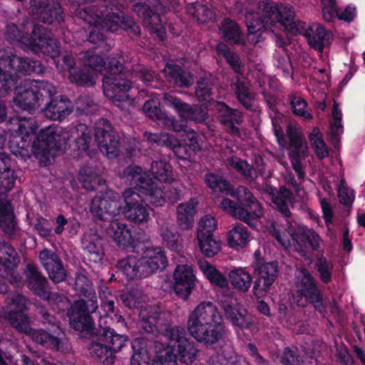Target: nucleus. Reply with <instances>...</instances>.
I'll return each instance as SVG.
<instances>
[{
	"mask_svg": "<svg viewBox=\"0 0 365 365\" xmlns=\"http://www.w3.org/2000/svg\"><path fill=\"white\" fill-rule=\"evenodd\" d=\"M6 36L7 40L11 43L17 42L35 53L50 56L56 67L61 70H68L70 81L78 85L93 86L96 83L98 73L106 71L110 76H106L103 79L104 94L114 103L128 101L129 104L132 103L133 101L130 99L128 93L132 85L129 81L123 78L124 74H118L123 69L119 59L112 58L106 63L100 56L86 52L83 54V59L85 66L88 68L85 67L83 70L76 73L73 68L74 61L71 56L63 58V65H59V62L56 61L55 58L60 53L59 43L51 38L50 33L44 27L26 25L19 28L15 24H9Z\"/></svg>",
	"mask_w": 365,
	"mask_h": 365,
	"instance_id": "nucleus-1",
	"label": "nucleus"
},
{
	"mask_svg": "<svg viewBox=\"0 0 365 365\" xmlns=\"http://www.w3.org/2000/svg\"><path fill=\"white\" fill-rule=\"evenodd\" d=\"M11 125L16 126L4 132L8 138L11 153L24 160L31 155L41 165L51 163L59 148L71 138H75L76 146L81 151L86 152L91 140V130L85 124H79L67 130L58 125H52L41 130L36 135L38 125L31 118H14Z\"/></svg>",
	"mask_w": 365,
	"mask_h": 365,
	"instance_id": "nucleus-2",
	"label": "nucleus"
},
{
	"mask_svg": "<svg viewBox=\"0 0 365 365\" xmlns=\"http://www.w3.org/2000/svg\"><path fill=\"white\" fill-rule=\"evenodd\" d=\"M245 23L250 34L249 39L253 43H257L259 40L251 38V36L259 31L269 30L275 33L284 30L293 35L304 33L310 46L322 51L331 36V34L319 24H312L307 30L304 22L296 20L295 12L292 7L268 1H259L257 11H247L245 14Z\"/></svg>",
	"mask_w": 365,
	"mask_h": 365,
	"instance_id": "nucleus-3",
	"label": "nucleus"
},
{
	"mask_svg": "<svg viewBox=\"0 0 365 365\" xmlns=\"http://www.w3.org/2000/svg\"><path fill=\"white\" fill-rule=\"evenodd\" d=\"M76 15L92 26L88 41L98 47L106 49L110 44L105 41L103 31H118L120 29H132L136 34L140 28L134 21L125 17L124 13L117 7L108 8L102 3L81 5L76 10Z\"/></svg>",
	"mask_w": 365,
	"mask_h": 365,
	"instance_id": "nucleus-4",
	"label": "nucleus"
},
{
	"mask_svg": "<svg viewBox=\"0 0 365 365\" xmlns=\"http://www.w3.org/2000/svg\"><path fill=\"white\" fill-rule=\"evenodd\" d=\"M29 305V301L22 294L15 293L11 296L6 306V311L4 312L11 325L18 331L30 336L34 341L46 348L58 349L61 334L59 327L56 324L52 325L53 334L41 329L33 330L31 328L30 320L24 313V311L28 309ZM39 312L43 317L44 323L54 324L53 317L43 309H41Z\"/></svg>",
	"mask_w": 365,
	"mask_h": 365,
	"instance_id": "nucleus-5",
	"label": "nucleus"
},
{
	"mask_svg": "<svg viewBox=\"0 0 365 365\" xmlns=\"http://www.w3.org/2000/svg\"><path fill=\"white\" fill-rule=\"evenodd\" d=\"M165 336L168 345L156 352L152 365H178L177 358L185 364H190L195 359L198 351L187 338L184 328L176 326L168 329Z\"/></svg>",
	"mask_w": 365,
	"mask_h": 365,
	"instance_id": "nucleus-6",
	"label": "nucleus"
},
{
	"mask_svg": "<svg viewBox=\"0 0 365 365\" xmlns=\"http://www.w3.org/2000/svg\"><path fill=\"white\" fill-rule=\"evenodd\" d=\"M76 289L86 299L76 301L68 312L71 326L76 331L88 334L93 327V322L89 315L97 307V299L91 281L83 274L76 279Z\"/></svg>",
	"mask_w": 365,
	"mask_h": 365,
	"instance_id": "nucleus-7",
	"label": "nucleus"
},
{
	"mask_svg": "<svg viewBox=\"0 0 365 365\" xmlns=\"http://www.w3.org/2000/svg\"><path fill=\"white\" fill-rule=\"evenodd\" d=\"M14 94V103L31 112L40 107L46 98L55 96L56 88L47 81L28 79L16 88Z\"/></svg>",
	"mask_w": 365,
	"mask_h": 365,
	"instance_id": "nucleus-8",
	"label": "nucleus"
},
{
	"mask_svg": "<svg viewBox=\"0 0 365 365\" xmlns=\"http://www.w3.org/2000/svg\"><path fill=\"white\" fill-rule=\"evenodd\" d=\"M122 178H125L130 186L140 192L145 201L155 206H162L165 202L166 195L160 184L156 183L148 173H143L139 166H129L124 170Z\"/></svg>",
	"mask_w": 365,
	"mask_h": 365,
	"instance_id": "nucleus-9",
	"label": "nucleus"
},
{
	"mask_svg": "<svg viewBox=\"0 0 365 365\" xmlns=\"http://www.w3.org/2000/svg\"><path fill=\"white\" fill-rule=\"evenodd\" d=\"M43 67L28 58L19 57L11 51L0 52V91H7L14 85L17 73H42Z\"/></svg>",
	"mask_w": 365,
	"mask_h": 365,
	"instance_id": "nucleus-10",
	"label": "nucleus"
},
{
	"mask_svg": "<svg viewBox=\"0 0 365 365\" xmlns=\"http://www.w3.org/2000/svg\"><path fill=\"white\" fill-rule=\"evenodd\" d=\"M14 171L11 170V160L4 154L0 155V192L11 190L15 184ZM11 205L6 200H0V227L4 232L11 234L15 228Z\"/></svg>",
	"mask_w": 365,
	"mask_h": 365,
	"instance_id": "nucleus-11",
	"label": "nucleus"
},
{
	"mask_svg": "<svg viewBox=\"0 0 365 365\" xmlns=\"http://www.w3.org/2000/svg\"><path fill=\"white\" fill-rule=\"evenodd\" d=\"M123 197L124 206L120 210L126 220L135 224H144L150 220V210L143 195L135 187L126 189Z\"/></svg>",
	"mask_w": 365,
	"mask_h": 365,
	"instance_id": "nucleus-12",
	"label": "nucleus"
},
{
	"mask_svg": "<svg viewBox=\"0 0 365 365\" xmlns=\"http://www.w3.org/2000/svg\"><path fill=\"white\" fill-rule=\"evenodd\" d=\"M121 210L120 196L118 192L107 190L98 194L92 200L91 212L101 220H111L118 216Z\"/></svg>",
	"mask_w": 365,
	"mask_h": 365,
	"instance_id": "nucleus-13",
	"label": "nucleus"
},
{
	"mask_svg": "<svg viewBox=\"0 0 365 365\" xmlns=\"http://www.w3.org/2000/svg\"><path fill=\"white\" fill-rule=\"evenodd\" d=\"M296 279L294 302L300 307L318 303L320 299L319 291L310 272L305 269H299L296 272Z\"/></svg>",
	"mask_w": 365,
	"mask_h": 365,
	"instance_id": "nucleus-14",
	"label": "nucleus"
},
{
	"mask_svg": "<svg viewBox=\"0 0 365 365\" xmlns=\"http://www.w3.org/2000/svg\"><path fill=\"white\" fill-rule=\"evenodd\" d=\"M25 275L28 288L36 295L43 299L51 300L53 299L54 300H58V306H60L61 309L67 305L68 302L65 297L58 295L54 299L55 294H51L48 288V281L38 272L36 265L27 264L25 269Z\"/></svg>",
	"mask_w": 365,
	"mask_h": 365,
	"instance_id": "nucleus-15",
	"label": "nucleus"
},
{
	"mask_svg": "<svg viewBox=\"0 0 365 365\" xmlns=\"http://www.w3.org/2000/svg\"><path fill=\"white\" fill-rule=\"evenodd\" d=\"M95 137L101 152L108 158L118 154L119 139L112 126L106 120H100L96 129Z\"/></svg>",
	"mask_w": 365,
	"mask_h": 365,
	"instance_id": "nucleus-16",
	"label": "nucleus"
},
{
	"mask_svg": "<svg viewBox=\"0 0 365 365\" xmlns=\"http://www.w3.org/2000/svg\"><path fill=\"white\" fill-rule=\"evenodd\" d=\"M150 4L153 6L155 11L150 9V6L141 3H138L134 6V11L143 19L145 26L148 27L152 32L157 34L161 39H163L166 29L157 13L163 11L161 3L158 0H152Z\"/></svg>",
	"mask_w": 365,
	"mask_h": 365,
	"instance_id": "nucleus-17",
	"label": "nucleus"
},
{
	"mask_svg": "<svg viewBox=\"0 0 365 365\" xmlns=\"http://www.w3.org/2000/svg\"><path fill=\"white\" fill-rule=\"evenodd\" d=\"M163 101L165 106L174 108L182 120L202 122L207 118V110L205 108L191 106L171 93H165Z\"/></svg>",
	"mask_w": 365,
	"mask_h": 365,
	"instance_id": "nucleus-18",
	"label": "nucleus"
},
{
	"mask_svg": "<svg viewBox=\"0 0 365 365\" xmlns=\"http://www.w3.org/2000/svg\"><path fill=\"white\" fill-rule=\"evenodd\" d=\"M173 289L177 295L187 299L195 286L196 277L190 264H178L173 272Z\"/></svg>",
	"mask_w": 365,
	"mask_h": 365,
	"instance_id": "nucleus-19",
	"label": "nucleus"
},
{
	"mask_svg": "<svg viewBox=\"0 0 365 365\" xmlns=\"http://www.w3.org/2000/svg\"><path fill=\"white\" fill-rule=\"evenodd\" d=\"M255 272L258 277L255 282L252 292L257 298L260 299L267 294L274 282L278 274L277 264L275 262L257 264Z\"/></svg>",
	"mask_w": 365,
	"mask_h": 365,
	"instance_id": "nucleus-20",
	"label": "nucleus"
},
{
	"mask_svg": "<svg viewBox=\"0 0 365 365\" xmlns=\"http://www.w3.org/2000/svg\"><path fill=\"white\" fill-rule=\"evenodd\" d=\"M31 11L38 20L47 23H60L62 9L56 0H31Z\"/></svg>",
	"mask_w": 365,
	"mask_h": 365,
	"instance_id": "nucleus-21",
	"label": "nucleus"
},
{
	"mask_svg": "<svg viewBox=\"0 0 365 365\" xmlns=\"http://www.w3.org/2000/svg\"><path fill=\"white\" fill-rule=\"evenodd\" d=\"M187 330L190 334L198 342L205 345H212L222 338L225 327L222 321H219L189 327Z\"/></svg>",
	"mask_w": 365,
	"mask_h": 365,
	"instance_id": "nucleus-22",
	"label": "nucleus"
},
{
	"mask_svg": "<svg viewBox=\"0 0 365 365\" xmlns=\"http://www.w3.org/2000/svg\"><path fill=\"white\" fill-rule=\"evenodd\" d=\"M219 321H222V319L217 307L211 302L204 301L190 314L187 328Z\"/></svg>",
	"mask_w": 365,
	"mask_h": 365,
	"instance_id": "nucleus-23",
	"label": "nucleus"
},
{
	"mask_svg": "<svg viewBox=\"0 0 365 365\" xmlns=\"http://www.w3.org/2000/svg\"><path fill=\"white\" fill-rule=\"evenodd\" d=\"M140 259L143 274L145 276L165 269L168 265V259L160 247L147 249Z\"/></svg>",
	"mask_w": 365,
	"mask_h": 365,
	"instance_id": "nucleus-24",
	"label": "nucleus"
},
{
	"mask_svg": "<svg viewBox=\"0 0 365 365\" xmlns=\"http://www.w3.org/2000/svg\"><path fill=\"white\" fill-rule=\"evenodd\" d=\"M39 259L53 282L58 283L66 279V272L56 253L44 249L40 252Z\"/></svg>",
	"mask_w": 365,
	"mask_h": 365,
	"instance_id": "nucleus-25",
	"label": "nucleus"
},
{
	"mask_svg": "<svg viewBox=\"0 0 365 365\" xmlns=\"http://www.w3.org/2000/svg\"><path fill=\"white\" fill-rule=\"evenodd\" d=\"M221 307L223 309L226 317L235 327L242 329H251L254 326L252 322L247 318L245 311L241 310L233 302L230 297L220 300Z\"/></svg>",
	"mask_w": 365,
	"mask_h": 365,
	"instance_id": "nucleus-26",
	"label": "nucleus"
},
{
	"mask_svg": "<svg viewBox=\"0 0 365 365\" xmlns=\"http://www.w3.org/2000/svg\"><path fill=\"white\" fill-rule=\"evenodd\" d=\"M159 106V99L153 96L145 103L143 108V112L148 117L155 120H161L163 125L168 128H171L174 131L182 130L183 125H178V120L163 113Z\"/></svg>",
	"mask_w": 365,
	"mask_h": 365,
	"instance_id": "nucleus-27",
	"label": "nucleus"
},
{
	"mask_svg": "<svg viewBox=\"0 0 365 365\" xmlns=\"http://www.w3.org/2000/svg\"><path fill=\"white\" fill-rule=\"evenodd\" d=\"M50 98L43 110L47 118L61 121L72 113L73 107L71 101L68 98L63 97Z\"/></svg>",
	"mask_w": 365,
	"mask_h": 365,
	"instance_id": "nucleus-28",
	"label": "nucleus"
},
{
	"mask_svg": "<svg viewBox=\"0 0 365 365\" xmlns=\"http://www.w3.org/2000/svg\"><path fill=\"white\" fill-rule=\"evenodd\" d=\"M213 106L218 111L220 122L224 125L227 131L232 135H238L239 129L235 125L240 124L242 121L241 112L237 110H232L221 102H216Z\"/></svg>",
	"mask_w": 365,
	"mask_h": 365,
	"instance_id": "nucleus-29",
	"label": "nucleus"
},
{
	"mask_svg": "<svg viewBox=\"0 0 365 365\" xmlns=\"http://www.w3.org/2000/svg\"><path fill=\"white\" fill-rule=\"evenodd\" d=\"M144 136L150 143H156L159 145H165L173 149L179 158H187L186 147L182 145L180 140L174 135L168 133H152L145 132Z\"/></svg>",
	"mask_w": 365,
	"mask_h": 365,
	"instance_id": "nucleus-30",
	"label": "nucleus"
},
{
	"mask_svg": "<svg viewBox=\"0 0 365 365\" xmlns=\"http://www.w3.org/2000/svg\"><path fill=\"white\" fill-rule=\"evenodd\" d=\"M198 202L191 198L187 202L179 204L176 209L177 222L180 229L190 230L193 227Z\"/></svg>",
	"mask_w": 365,
	"mask_h": 365,
	"instance_id": "nucleus-31",
	"label": "nucleus"
},
{
	"mask_svg": "<svg viewBox=\"0 0 365 365\" xmlns=\"http://www.w3.org/2000/svg\"><path fill=\"white\" fill-rule=\"evenodd\" d=\"M149 313H153V315L148 316L147 309H141L139 313L140 320L139 322V326L145 332L151 334H157L158 332H163L165 335V330L170 327L163 328L161 319L163 318L162 314L158 313L155 307H149Z\"/></svg>",
	"mask_w": 365,
	"mask_h": 365,
	"instance_id": "nucleus-32",
	"label": "nucleus"
},
{
	"mask_svg": "<svg viewBox=\"0 0 365 365\" xmlns=\"http://www.w3.org/2000/svg\"><path fill=\"white\" fill-rule=\"evenodd\" d=\"M82 247L91 262L100 261L103 255L102 239L96 232L91 231L84 235Z\"/></svg>",
	"mask_w": 365,
	"mask_h": 365,
	"instance_id": "nucleus-33",
	"label": "nucleus"
},
{
	"mask_svg": "<svg viewBox=\"0 0 365 365\" xmlns=\"http://www.w3.org/2000/svg\"><path fill=\"white\" fill-rule=\"evenodd\" d=\"M322 4L323 18L327 21H332L336 16L347 22L353 21L356 15V9L352 6H347L339 12L336 7V0H321Z\"/></svg>",
	"mask_w": 365,
	"mask_h": 365,
	"instance_id": "nucleus-34",
	"label": "nucleus"
},
{
	"mask_svg": "<svg viewBox=\"0 0 365 365\" xmlns=\"http://www.w3.org/2000/svg\"><path fill=\"white\" fill-rule=\"evenodd\" d=\"M106 232L119 247H127L131 245L133 242L131 232L128 225L123 222L111 220Z\"/></svg>",
	"mask_w": 365,
	"mask_h": 365,
	"instance_id": "nucleus-35",
	"label": "nucleus"
},
{
	"mask_svg": "<svg viewBox=\"0 0 365 365\" xmlns=\"http://www.w3.org/2000/svg\"><path fill=\"white\" fill-rule=\"evenodd\" d=\"M197 264L199 269L212 286L222 289L229 288L227 277L215 265L203 259L199 260Z\"/></svg>",
	"mask_w": 365,
	"mask_h": 365,
	"instance_id": "nucleus-36",
	"label": "nucleus"
},
{
	"mask_svg": "<svg viewBox=\"0 0 365 365\" xmlns=\"http://www.w3.org/2000/svg\"><path fill=\"white\" fill-rule=\"evenodd\" d=\"M88 349L93 357L96 358L105 365H112L115 361V356H113L100 332L92 340Z\"/></svg>",
	"mask_w": 365,
	"mask_h": 365,
	"instance_id": "nucleus-37",
	"label": "nucleus"
},
{
	"mask_svg": "<svg viewBox=\"0 0 365 365\" xmlns=\"http://www.w3.org/2000/svg\"><path fill=\"white\" fill-rule=\"evenodd\" d=\"M117 269L127 279L145 277V274H143L140 259L136 256H129L120 260Z\"/></svg>",
	"mask_w": 365,
	"mask_h": 365,
	"instance_id": "nucleus-38",
	"label": "nucleus"
},
{
	"mask_svg": "<svg viewBox=\"0 0 365 365\" xmlns=\"http://www.w3.org/2000/svg\"><path fill=\"white\" fill-rule=\"evenodd\" d=\"M264 215L263 209L259 202H253L252 205L245 204L244 207L240 206L235 218L247 223L250 226L255 227L257 222Z\"/></svg>",
	"mask_w": 365,
	"mask_h": 365,
	"instance_id": "nucleus-39",
	"label": "nucleus"
},
{
	"mask_svg": "<svg viewBox=\"0 0 365 365\" xmlns=\"http://www.w3.org/2000/svg\"><path fill=\"white\" fill-rule=\"evenodd\" d=\"M292 235L293 239L296 240L295 249L300 252L302 255L306 254V242H307L312 250H317L319 248L322 240L320 237L312 230H305L299 232V235L294 236V233L289 231Z\"/></svg>",
	"mask_w": 365,
	"mask_h": 365,
	"instance_id": "nucleus-40",
	"label": "nucleus"
},
{
	"mask_svg": "<svg viewBox=\"0 0 365 365\" xmlns=\"http://www.w3.org/2000/svg\"><path fill=\"white\" fill-rule=\"evenodd\" d=\"M252 236L247 228L242 225H236L227 234V243L235 250L245 247L250 242Z\"/></svg>",
	"mask_w": 365,
	"mask_h": 365,
	"instance_id": "nucleus-41",
	"label": "nucleus"
},
{
	"mask_svg": "<svg viewBox=\"0 0 365 365\" xmlns=\"http://www.w3.org/2000/svg\"><path fill=\"white\" fill-rule=\"evenodd\" d=\"M228 277L234 289L242 292H247L252 282L251 274L244 267H235L230 269Z\"/></svg>",
	"mask_w": 365,
	"mask_h": 365,
	"instance_id": "nucleus-42",
	"label": "nucleus"
},
{
	"mask_svg": "<svg viewBox=\"0 0 365 365\" xmlns=\"http://www.w3.org/2000/svg\"><path fill=\"white\" fill-rule=\"evenodd\" d=\"M163 72L168 80L177 86H189L194 83L193 76L189 73L181 72L178 66L167 63Z\"/></svg>",
	"mask_w": 365,
	"mask_h": 365,
	"instance_id": "nucleus-43",
	"label": "nucleus"
},
{
	"mask_svg": "<svg viewBox=\"0 0 365 365\" xmlns=\"http://www.w3.org/2000/svg\"><path fill=\"white\" fill-rule=\"evenodd\" d=\"M99 332L110 349L113 356L121 350L127 341L125 336L116 334L113 329H103Z\"/></svg>",
	"mask_w": 365,
	"mask_h": 365,
	"instance_id": "nucleus-44",
	"label": "nucleus"
},
{
	"mask_svg": "<svg viewBox=\"0 0 365 365\" xmlns=\"http://www.w3.org/2000/svg\"><path fill=\"white\" fill-rule=\"evenodd\" d=\"M220 31L227 41L235 44H243L245 43L238 25L232 20H225L220 27Z\"/></svg>",
	"mask_w": 365,
	"mask_h": 365,
	"instance_id": "nucleus-45",
	"label": "nucleus"
},
{
	"mask_svg": "<svg viewBox=\"0 0 365 365\" xmlns=\"http://www.w3.org/2000/svg\"><path fill=\"white\" fill-rule=\"evenodd\" d=\"M152 178L156 183L170 182L173 180L171 166L163 160L154 161L151 165Z\"/></svg>",
	"mask_w": 365,
	"mask_h": 365,
	"instance_id": "nucleus-46",
	"label": "nucleus"
},
{
	"mask_svg": "<svg viewBox=\"0 0 365 365\" xmlns=\"http://www.w3.org/2000/svg\"><path fill=\"white\" fill-rule=\"evenodd\" d=\"M79 181L81 182L83 187L88 190H93L96 189L97 186L105 182L104 180L91 167H85L81 170Z\"/></svg>",
	"mask_w": 365,
	"mask_h": 365,
	"instance_id": "nucleus-47",
	"label": "nucleus"
},
{
	"mask_svg": "<svg viewBox=\"0 0 365 365\" xmlns=\"http://www.w3.org/2000/svg\"><path fill=\"white\" fill-rule=\"evenodd\" d=\"M197 239L201 252L207 257H214L221 249L220 240L213 235L197 236Z\"/></svg>",
	"mask_w": 365,
	"mask_h": 365,
	"instance_id": "nucleus-48",
	"label": "nucleus"
},
{
	"mask_svg": "<svg viewBox=\"0 0 365 365\" xmlns=\"http://www.w3.org/2000/svg\"><path fill=\"white\" fill-rule=\"evenodd\" d=\"M160 235L163 243L171 250L176 251L179 248V234L174 226L168 222H164L160 227Z\"/></svg>",
	"mask_w": 365,
	"mask_h": 365,
	"instance_id": "nucleus-49",
	"label": "nucleus"
},
{
	"mask_svg": "<svg viewBox=\"0 0 365 365\" xmlns=\"http://www.w3.org/2000/svg\"><path fill=\"white\" fill-rule=\"evenodd\" d=\"M272 202L276 205L277 208L285 217H289L291 212L288 209V203L291 202L292 193L285 187H282L279 192L269 193Z\"/></svg>",
	"mask_w": 365,
	"mask_h": 365,
	"instance_id": "nucleus-50",
	"label": "nucleus"
},
{
	"mask_svg": "<svg viewBox=\"0 0 365 365\" xmlns=\"http://www.w3.org/2000/svg\"><path fill=\"white\" fill-rule=\"evenodd\" d=\"M205 180L213 192H220L225 195H229L232 187L228 181L212 173L205 175Z\"/></svg>",
	"mask_w": 365,
	"mask_h": 365,
	"instance_id": "nucleus-51",
	"label": "nucleus"
},
{
	"mask_svg": "<svg viewBox=\"0 0 365 365\" xmlns=\"http://www.w3.org/2000/svg\"><path fill=\"white\" fill-rule=\"evenodd\" d=\"M341 111L339 108L338 104L334 102L332 110V122L330 126L331 140L334 144L339 141V135L343 133L344 128L341 124Z\"/></svg>",
	"mask_w": 365,
	"mask_h": 365,
	"instance_id": "nucleus-52",
	"label": "nucleus"
},
{
	"mask_svg": "<svg viewBox=\"0 0 365 365\" xmlns=\"http://www.w3.org/2000/svg\"><path fill=\"white\" fill-rule=\"evenodd\" d=\"M309 141L317 157L325 158L329 155V150L322 138V134L317 128H314L309 134Z\"/></svg>",
	"mask_w": 365,
	"mask_h": 365,
	"instance_id": "nucleus-53",
	"label": "nucleus"
},
{
	"mask_svg": "<svg viewBox=\"0 0 365 365\" xmlns=\"http://www.w3.org/2000/svg\"><path fill=\"white\" fill-rule=\"evenodd\" d=\"M18 262L19 259L15 249L5 242H0V264L6 268H11Z\"/></svg>",
	"mask_w": 365,
	"mask_h": 365,
	"instance_id": "nucleus-54",
	"label": "nucleus"
},
{
	"mask_svg": "<svg viewBox=\"0 0 365 365\" xmlns=\"http://www.w3.org/2000/svg\"><path fill=\"white\" fill-rule=\"evenodd\" d=\"M187 11L200 23H205L212 18V12L205 6L198 3L187 5Z\"/></svg>",
	"mask_w": 365,
	"mask_h": 365,
	"instance_id": "nucleus-55",
	"label": "nucleus"
},
{
	"mask_svg": "<svg viewBox=\"0 0 365 365\" xmlns=\"http://www.w3.org/2000/svg\"><path fill=\"white\" fill-rule=\"evenodd\" d=\"M232 88L242 105L246 108H249L251 106L252 96L247 82L245 80L238 78L232 86Z\"/></svg>",
	"mask_w": 365,
	"mask_h": 365,
	"instance_id": "nucleus-56",
	"label": "nucleus"
},
{
	"mask_svg": "<svg viewBox=\"0 0 365 365\" xmlns=\"http://www.w3.org/2000/svg\"><path fill=\"white\" fill-rule=\"evenodd\" d=\"M289 231L294 233V237H296L297 235H299V232H297L295 227L292 225H289L287 227V234L286 232L281 233V232L276 228L274 225H272L270 230V232L274 237L284 249H288L291 246V239L293 242H296V240L293 239L292 235L289 233Z\"/></svg>",
	"mask_w": 365,
	"mask_h": 365,
	"instance_id": "nucleus-57",
	"label": "nucleus"
},
{
	"mask_svg": "<svg viewBox=\"0 0 365 365\" xmlns=\"http://www.w3.org/2000/svg\"><path fill=\"white\" fill-rule=\"evenodd\" d=\"M337 193L340 203L349 207H351L355 200V193L354 190L347 185L344 178L339 181Z\"/></svg>",
	"mask_w": 365,
	"mask_h": 365,
	"instance_id": "nucleus-58",
	"label": "nucleus"
},
{
	"mask_svg": "<svg viewBox=\"0 0 365 365\" xmlns=\"http://www.w3.org/2000/svg\"><path fill=\"white\" fill-rule=\"evenodd\" d=\"M227 163L230 167L240 173L247 179H253L254 170L252 167L245 160H242L237 157H230L227 159Z\"/></svg>",
	"mask_w": 365,
	"mask_h": 365,
	"instance_id": "nucleus-59",
	"label": "nucleus"
},
{
	"mask_svg": "<svg viewBox=\"0 0 365 365\" xmlns=\"http://www.w3.org/2000/svg\"><path fill=\"white\" fill-rule=\"evenodd\" d=\"M133 354L130 359V365H148L150 356L145 349L140 347V341L135 339L132 342Z\"/></svg>",
	"mask_w": 365,
	"mask_h": 365,
	"instance_id": "nucleus-60",
	"label": "nucleus"
},
{
	"mask_svg": "<svg viewBox=\"0 0 365 365\" xmlns=\"http://www.w3.org/2000/svg\"><path fill=\"white\" fill-rule=\"evenodd\" d=\"M316 266L322 282L326 284L330 282L334 269L332 262L322 257L317 259Z\"/></svg>",
	"mask_w": 365,
	"mask_h": 365,
	"instance_id": "nucleus-61",
	"label": "nucleus"
},
{
	"mask_svg": "<svg viewBox=\"0 0 365 365\" xmlns=\"http://www.w3.org/2000/svg\"><path fill=\"white\" fill-rule=\"evenodd\" d=\"M217 228V224L215 217L207 215L202 217L199 221L197 236L213 235V232Z\"/></svg>",
	"mask_w": 365,
	"mask_h": 365,
	"instance_id": "nucleus-62",
	"label": "nucleus"
},
{
	"mask_svg": "<svg viewBox=\"0 0 365 365\" xmlns=\"http://www.w3.org/2000/svg\"><path fill=\"white\" fill-rule=\"evenodd\" d=\"M291 106L295 115L302 117L305 120L312 118V115L307 108V102L301 97L294 96L291 101Z\"/></svg>",
	"mask_w": 365,
	"mask_h": 365,
	"instance_id": "nucleus-63",
	"label": "nucleus"
},
{
	"mask_svg": "<svg viewBox=\"0 0 365 365\" xmlns=\"http://www.w3.org/2000/svg\"><path fill=\"white\" fill-rule=\"evenodd\" d=\"M217 51L222 54L227 60L228 63L237 73L241 71L239 57L235 53L231 52L227 46L224 43H219L217 46Z\"/></svg>",
	"mask_w": 365,
	"mask_h": 365,
	"instance_id": "nucleus-64",
	"label": "nucleus"
}]
</instances>
